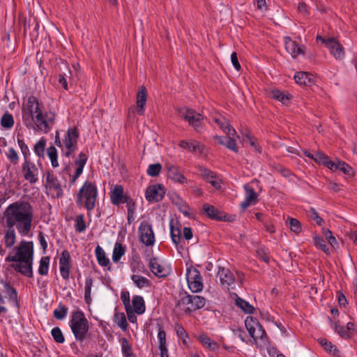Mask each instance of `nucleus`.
<instances>
[{
    "label": "nucleus",
    "instance_id": "nucleus-21",
    "mask_svg": "<svg viewBox=\"0 0 357 357\" xmlns=\"http://www.w3.org/2000/svg\"><path fill=\"white\" fill-rule=\"evenodd\" d=\"M284 45L286 50L291 55L293 58L297 57L300 54H304V47L299 46L296 42L294 41L289 37L284 38Z\"/></svg>",
    "mask_w": 357,
    "mask_h": 357
},
{
    "label": "nucleus",
    "instance_id": "nucleus-36",
    "mask_svg": "<svg viewBox=\"0 0 357 357\" xmlns=\"http://www.w3.org/2000/svg\"><path fill=\"white\" fill-rule=\"evenodd\" d=\"M125 254V248L120 243H116L112 253V260L118 262Z\"/></svg>",
    "mask_w": 357,
    "mask_h": 357
},
{
    "label": "nucleus",
    "instance_id": "nucleus-7",
    "mask_svg": "<svg viewBox=\"0 0 357 357\" xmlns=\"http://www.w3.org/2000/svg\"><path fill=\"white\" fill-rule=\"evenodd\" d=\"M245 325L250 335L254 339L257 344H258L259 342L263 345L267 343L265 330L257 319L248 317L245 320Z\"/></svg>",
    "mask_w": 357,
    "mask_h": 357
},
{
    "label": "nucleus",
    "instance_id": "nucleus-8",
    "mask_svg": "<svg viewBox=\"0 0 357 357\" xmlns=\"http://www.w3.org/2000/svg\"><path fill=\"white\" fill-rule=\"evenodd\" d=\"M180 116L186 120L189 125L197 132H200L203 128L204 116L196 111L189 108H181L178 110Z\"/></svg>",
    "mask_w": 357,
    "mask_h": 357
},
{
    "label": "nucleus",
    "instance_id": "nucleus-20",
    "mask_svg": "<svg viewBox=\"0 0 357 357\" xmlns=\"http://www.w3.org/2000/svg\"><path fill=\"white\" fill-rule=\"evenodd\" d=\"M218 275L220 278L221 285L227 289L234 284V278L232 273L225 268H219Z\"/></svg>",
    "mask_w": 357,
    "mask_h": 357
},
{
    "label": "nucleus",
    "instance_id": "nucleus-18",
    "mask_svg": "<svg viewBox=\"0 0 357 357\" xmlns=\"http://www.w3.org/2000/svg\"><path fill=\"white\" fill-rule=\"evenodd\" d=\"M326 47L336 59H341L344 56L343 47L340 43L333 38H328Z\"/></svg>",
    "mask_w": 357,
    "mask_h": 357
},
{
    "label": "nucleus",
    "instance_id": "nucleus-42",
    "mask_svg": "<svg viewBox=\"0 0 357 357\" xmlns=\"http://www.w3.org/2000/svg\"><path fill=\"white\" fill-rule=\"evenodd\" d=\"M114 322L123 331L128 328V323L124 313H116L114 317Z\"/></svg>",
    "mask_w": 357,
    "mask_h": 357
},
{
    "label": "nucleus",
    "instance_id": "nucleus-24",
    "mask_svg": "<svg viewBox=\"0 0 357 357\" xmlns=\"http://www.w3.org/2000/svg\"><path fill=\"white\" fill-rule=\"evenodd\" d=\"M87 157L84 153H80L78 155V158L75 160V165L77 166L75 172L72 176L71 183H74L75 181L79 178L83 172V169L86 165Z\"/></svg>",
    "mask_w": 357,
    "mask_h": 357
},
{
    "label": "nucleus",
    "instance_id": "nucleus-4",
    "mask_svg": "<svg viewBox=\"0 0 357 357\" xmlns=\"http://www.w3.org/2000/svg\"><path fill=\"white\" fill-rule=\"evenodd\" d=\"M98 188L95 183L85 181L77 194L76 203L91 211L96 206Z\"/></svg>",
    "mask_w": 357,
    "mask_h": 357
},
{
    "label": "nucleus",
    "instance_id": "nucleus-47",
    "mask_svg": "<svg viewBox=\"0 0 357 357\" xmlns=\"http://www.w3.org/2000/svg\"><path fill=\"white\" fill-rule=\"evenodd\" d=\"M319 344L324 348L326 351H328L333 355H336L338 353L337 347L332 344L331 342L328 341L326 339H321Z\"/></svg>",
    "mask_w": 357,
    "mask_h": 357
},
{
    "label": "nucleus",
    "instance_id": "nucleus-48",
    "mask_svg": "<svg viewBox=\"0 0 357 357\" xmlns=\"http://www.w3.org/2000/svg\"><path fill=\"white\" fill-rule=\"evenodd\" d=\"M121 351L124 357L129 356L133 354L132 349L128 340L125 337L122 338L121 340Z\"/></svg>",
    "mask_w": 357,
    "mask_h": 357
},
{
    "label": "nucleus",
    "instance_id": "nucleus-10",
    "mask_svg": "<svg viewBox=\"0 0 357 357\" xmlns=\"http://www.w3.org/2000/svg\"><path fill=\"white\" fill-rule=\"evenodd\" d=\"M206 303V300L204 297L197 295L186 294L183 296L178 304L188 305L185 311L191 312L202 308Z\"/></svg>",
    "mask_w": 357,
    "mask_h": 357
},
{
    "label": "nucleus",
    "instance_id": "nucleus-32",
    "mask_svg": "<svg viewBox=\"0 0 357 357\" xmlns=\"http://www.w3.org/2000/svg\"><path fill=\"white\" fill-rule=\"evenodd\" d=\"M95 255L98 264L101 266H107L109 264V259L106 257L104 250L100 245L96 246L95 249Z\"/></svg>",
    "mask_w": 357,
    "mask_h": 357
},
{
    "label": "nucleus",
    "instance_id": "nucleus-33",
    "mask_svg": "<svg viewBox=\"0 0 357 357\" xmlns=\"http://www.w3.org/2000/svg\"><path fill=\"white\" fill-rule=\"evenodd\" d=\"M203 208L206 213V215L211 219L214 220H221L222 215L220 214L219 211L217 208H215L213 206H211L208 204H205L203 206Z\"/></svg>",
    "mask_w": 357,
    "mask_h": 357
},
{
    "label": "nucleus",
    "instance_id": "nucleus-1",
    "mask_svg": "<svg viewBox=\"0 0 357 357\" xmlns=\"http://www.w3.org/2000/svg\"><path fill=\"white\" fill-rule=\"evenodd\" d=\"M7 227L3 236V243L7 248H11L16 243V233L23 236H27L32 226L34 210L27 201L19 200L7 206L4 212Z\"/></svg>",
    "mask_w": 357,
    "mask_h": 357
},
{
    "label": "nucleus",
    "instance_id": "nucleus-17",
    "mask_svg": "<svg viewBox=\"0 0 357 357\" xmlns=\"http://www.w3.org/2000/svg\"><path fill=\"white\" fill-rule=\"evenodd\" d=\"M166 169L167 170L168 178L174 181L183 184L187 182V178L183 176L181 170L178 166L172 164H167Z\"/></svg>",
    "mask_w": 357,
    "mask_h": 357
},
{
    "label": "nucleus",
    "instance_id": "nucleus-15",
    "mask_svg": "<svg viewBox=\"0 0 357 357\" xmlns=\"http://www.w3.org/2000/svg\"><path fill=\"white\" fill-rule=\"evenodd\" d=\"M70 268L71 264L70 252L67 250H64L61 252V255L59 259V270L63 279H69Z\"/></svg>",
    "mask_w": 357,
    "mask_h": 357
},
{
    "label": "nucleus",
    "instance_id": "nucleus-29",
    "mask_svg": "<svg viewBox=\"0 0 357 357\" xmlns=\"http://www.w3.org/2000/svg\"><path fill=\"white\" fill-rule=\"evenodd\" d=\"M131 280L135 285L139 289L146 288L151 286L150 280L146 277L139 274H133L131 276Z\"/></svg>",
    "mask_w": 357,
    "mask_h": 357
},
{
    "label": "nucleus",
    "instance_id": "nucleus-51",
    "mask_svg": "<svg viewBox=\"0 0 357 357\" xmlns=\"http://www.w3.org/2000/svg\"><path fill=\"white\" fill-rule=\"evenodd\" d=\"M288 220L289 228L293 232L296 234H299L301 232V224L297 219L293 218H288Z\"/></svg>",
    "mask_w": 357,
    "mask_h": 357
},
{
    "label": "nucleus",
    "instance_id": "nucleus-9",
    "mask_svg": "<svg viewBox=\"0 0 357 357\" xmlns=\"http://www.w3.org/2000/svg\"><path fill=\"white\" fill-rule=\"evenodd\" d=\"M186 279L188 287L191 291L197 293L202 291L204 287L202 276L197 268H188L186 272Z\"/></svg>",
    "mask_w": 357,
    "mask_h": 357
},
{
    "label": "nucleus",
    "instance_id": "nucleus-52",
    "mask_svg": "<svg viewBox=\"0 0 357 357\" xmlns=\"http://www.w3.org/2000/svg\"><path fill=\"white\" fill-rule=\"evenodd\" d=\"M51 334L54 341L57 343H63L65 341L64 336L61 330L59 327H54L52 329Z\"/></svg>",
    "mask_w": 357,
    "mask_h": 357
},
{
    "label": "nucleus",
    "instance_id": "nucleus-6",
    "mask_svg": "<svg viewBox=\"0 0 357 357\" xmlns=\"http://www.w3.org/2000/svg\"><path fill=\"white\" fill-rule=\"evenodd\" d=\"M78 137L79 132L75 128H69L62 140L60 139L59 133L56 131L55 144L61 148L62 154L69 158L77 150Z\"/></svg>",
    "mask_w": 357,
    "mask_h": 357
},
{
    "label": "nucleus",
    "instance_id": "nucleus-23",
    "mask_svg": "<svg viewBox=\"0 0 357 357\" xmlns=\"http://www.w3.org/2000/svg\"><path fill=\"white\" fill-rule=\"evenodd\" d=\"M180 147L193 153H202V144L195 140H181L178 143Z\"/></svg>",
    "mask_w": 357,
    "mask_h": 357
},
{
    "label": "nucleus",
    "instance_id": "nucleus-16",
    "mask_svg": "<svg viewBox=\"0 0 357 357\" xmlns=\"http://www.w3.org/2000/svg\"><path fill=\"white\" fill-rule=\"evenodd\" d=\"M165 190L161 185H153L146 188L145 197L149 202H158L163 198Z\"/></svg>",
    "mask_w": 357,
    "mask_h": 357
},
{
    "label": "nucleus",
    "instance_id": "nucleus-63",
    "mask_svg": "<svg viewBox=\"0 0 357 357\" xmlns=\"http://www.w3.org/2000/svg\"><path fill=\"white\" fill-rule=\"evenodd\" d=\"M158 338L159 340V347H166V333L161 326H159Z\"/></svg>",
    "mask_w": 357,
    "mask_h": 357
},
{
    "label": "nucleus",
    "instance_id": "nucleus-58",
    "mask_svg": "<svg viewBox=\"0 0 357 357\" xmlns=\"http://www.w3.org/2000/svg\"><path fill=\"white\" fill-rule=\"evenodd\" d=\"M328 157L321 151H317L313 154L312 159L319 164L325 165Z\"/></svg>",
    "mask_w": 357,
    "mask_h": 357
},
{
    "label": "nucleus",
    "instance_id": "nucleus-2",
    "mask_svg": "<svg viewBox=\"0 0 357 357\" xmlns=\"http://www.w3.org/2000/svg\"><path fill=\"white\" fill-rule=\"evenodd\" d=\"M56 114L51 111L43 112L38 100L29 96L22 108V122L30 130L48 133L55 123Z\"/></svg>",
    "mask_w": 357,
    "mask_h": 357
},
{
    "label": "nucleus",
    "instance_id": "nucleus-62",
    "mask_svg": "<svg viewBox=\"0 0 357 357\" xmlns=\"http://www.w3.org/2000/svg\"><path fill=\"white\" fill-rule=\"evenodd\" d=\"M245 140L248 141L250 146H252L257 153H261V146L257 144L255 139H254L250 135H245Z\"/></svg>",
    "mask_w": 357,
    "mask_h": 357
},
{
    "label": "nucleus",
    "instance_id": "nucleus-27",
    "mask_svg": "<svg viewBox=\"0 0 357 357\" xmlns=\"http://www.w3.org/2000/svg\"><path fill=\"white\" fill-rule=\"evenodd\" d=\"M72 73L70 68L67 66H64V70L59 74L58 82L63 86L65 90L68 89V80L71 81Z\"/></svg>",
    "mask_w": 357,
    "mask_h": 357
},
{
    "label": "nucleus",
    "instance_id": "nucleus-3",
    "mask_svg": "<svg viewBox=\"0 0 357 357\" xmlns=\"http://www.w3.org/2000/svg\"><path fill=\"white\" fill-rule=\"evenodd\" d=\"M6 262H12L10 267L17 273L32 278L33 262V244L32 241L22 240L14 247L5 258Z\"/></svg>",
    "mask_w": 357,
    "mask_h": 357
},
{
    "label": "nucleus",
    "instance_id": "nucleus-39",
    "mask_svg": "<svg viewBox=\"0 0 357 357\" xmlns=\"http://www.w3.org/2000/svg\"><path fill=\"white\" fill-rule=\"evenodd\" d=\"M92 286H93V279L91 278H87L85 280V287H84V300L87 304H90L92 301V299L91 297Z\"/></svg>",
    "mask_w": 357,
    "mask_h": 357
},
{
    "label": "nucleus",
    "instance_id": "nucleus-53",
    "mask_svg": "<svg viewBox=\"0 0 357 357\" xmlns=\"http://www.w3.org/2000/svg\"><path fill=\"white\" fill-rule=\"evenodd\" d=\"M68 314V308L62 305H60L58 308L54 310L53 314L57 319H63Z\"/></svg>",
    "mask_w": 357,
    "mask_h": 357
},
{
    "label": "nucleus",
    "instance_id": "nucleus-11",
    "mask_svg": "<svg viewBox=\"0 0 357 357\" xmlns=\"http://www.w3.org/2000/svg\"><path fill=\"white\" fill-rule=\"evenodd\" d=\"M45 188L51 193L53 198H61L63 195L62 186L56 176L47 172L46 174Z\"/></svg>",
    "mask_w": 357,
    "mask_h": 357
},
{
    "label": "nucleus",
    "instance_id": "nucleus-59",
    "mask_svg": "<svg viewBox=\"0 0 357 357\" xmlns=\"http://www.w3.org/2000/svg\"><path fill=\"white\" fill-rule=\"evenodd\" d=\"M308 216L314 220L318 225H321L324 220L321 218L319 217L318 213L314 208H310L307 211Z\"/></svg>",
    "mask_w": 357,
    "mask_h": 357
},
{
    "label": "nucleus",
    "instance_id": "nucleus-46",
    "mask_svg": "<svg viewBox=\"0 0 357 357\" xmlns=\"http://www.w3.org/2000/svg\"><path fill=\"white\" fill-rule=\"evenodd\" d=\"M50 257H43L40 260L38 273L41 275H46L48 273Z\"/></svg>",
    "mask_w": 357,
    "mask_h": 357
},
{
    "label": "nucleus",
    "instance_id": "nucleus-13",
    "mask_svg": "<svg viewBox=\"0 0 357 357\" xmlns=\"http://www.w3.org/2000/svg\"><path fill=\"white\" fill-rule=\"evenodd\" d=\"M22 172L26 181L35 184L38 181L39 171L36 165L30 160H24L22 165Z\"/></svg>",
    "mask_w": 357,
    "mask_h": 357
},
{
    "label": "nucleus",
    "instance_id": "nucleus-22",
    "mask_svg": "<svg viewBox=\"0 0 357 357\" xmlns=\"http://www.w3.org/2000/svg\"><path fill=\"white\" fill-rule=\"evenodd\" d=\"M127 195L124 194L123 188L120 185H116L110 194L112 203L114 205H119L123 203Z\"/></svg>",
    "mask_w": 357,
    "mask_h": 357
},
{
    "label": "nucleus",
    "instance_id": "nucleus-25",
    "mask_svg": "<svg viewBox=\"0 0 357 357\" xmlns=\"http://www.w3.org/2000/svg\"><path fill=\"white\" fill-rule=\"evenodd\" d=\"M147 93L145 86H142L137 96V112L140 115H143L144 112V105L146 102Z\"/></svg>",
    "mask_w": 357,
    "mask_h": 357
},
{
    "label": "nucleus",
    "instance_id": "nucleus-19",
    "mask_svg": "<svg viewBox=\"0 0 357 357\" xmlns=\"http://www.w3.org/2000/svg\"><path fill=\"white\" fill-rule=\"evenodd\" d=\"M245 192V198L241 204V207L243 210H245L248 206L256 203L257 199V194L255 189L248 184L243 186Z\"/></svg>",
    "mask_w": 357,
    "mask_h": 357
},
{
    "label": "nucleus",
    "instance_id": "nucleus-64",
    "mask_svg": "<svg viewBox=\"0 0 357 357\" xmlns=\"http://www.w3.org/2000/svg\"><path fill=\"white\" fill-rule=\"evenodd\" d=\"M257 256L259 259H262L266 263H268L270 258L268 255L267 250L265 248H259L257 250Z\"/></svg>",
    "mask_w": 357,
    "mask_h": 357
},
{
    "label": "nucleus",
    "instance_id": "nucleus-34",
    "mask_svg": "<svg viewBox=\"0 0 357 357\" xmlns=\"http://www.w3.org/2000/svg\"><path fill=\"white\" fill-rule=\"evenodd\" d=\"M235 303L236 306L241 308L245 313L252 314L255 310V308L252 305L239 297L236 299Z\"/></svg>",
    "mask_w": 357,
    "mask_h": 357
},
{
    "label": "nucleus",
    "instance_id": "nucleus-26",
    "mask_svg": "<svg viewBox=\"0 0 357 357\" xmlns=\"http://www.w3.org/2000/svg\"><path fill=\"white\" fill-rule=\"evenodd\" d=\"M227 135V141L225 142V146L233 151L235 153H238V149L236 143V139L234 136L236 135V132L234 128H230V130H227V132L225 133Z\"/></svg>",
    "mask_w": 357,
    "mask_h": 357
},
{
    "label": "nucleus",
    "instance_id": "nucleus-37",
    "mask_svg": "<svg viewBox=\"0 0 357 357\" xmlns=\"http://www.w3.org/2000/svg\"><path fill=\"white\" fill-rule=\"evenodd\" d=\"M199 340L204 346L211 350H215L218 349V344L205 334L201 335L199 337Z\"/></svg>",
    "mask_w": 357,
    "mask_h": 357
},
{
    "label": "nucleus",
    "instance_id": "nucleus-56",
    "mask_svg": "<svg viewBox=\"0 0 357 357\" xmlns=\"http://www.w3.org/2000/svg\"><path fill=\"white\" fill-rule=\"evenodd\" d=\"M18 145L21 149L22 153L24 155V160H30L28 158L30 155V151L28 146L25 144L24 140L18 139Z\"/></svg>",
    "mask_w": 357,
    "mask_h": 357
},
{
    "label": "nucleus",
    "instance_id": "nucleus-54",
    "mask_svg": "<svg viewBox=\"0 0 357 357\" xmlns=\"http://www.w3.org/2000/svg\"><path fill=\"white\" fill-rule=\"evenodd\" d=\"M162 169V166L160 164H151L149 166L147 169V174L151 176H157Z\"/></svg>",
    "mask_w": 357,
    "mask_h": 357
},
{
    "label": "nucleus",
    "instance_id": "nucleus-30",
    "mask_svg": "<svg viewBox=\"0 0 357 357\" xmlns=\"http://www.w3.org/2000/svg\"><path fill=\"white\" fill-rule=\"evenodd\" d=\"M133 310L138 314H143L145 311L144 298L140 296H134L132 299Z\"/></svg>",
    "mask_w": 357,
    "mask_h": 357
},
{
    "label": "nucleus",
    "instance_id": "nucleus-45",
    "mask_svg": "<svg viewBox=\"0 0 357 357\" xmlns=\"http://www.w3.org/2000/svg\"><path fill=\"white\" fill-rule=\"evenodd\" d=\"M3 287L8 294L10 300L17 304V294L16 289L8 282H3Z\"/></svg>",
    "mask_w": 357,
    "mask_h": 357
},
{
    "label": "nucleus",
    "instance_id": "nucleus-61",
    "mask_svg": "<svg viewBox=\"0 0 357 357\" xmlns=\"http://www.w3.org/2000/svg\"><path fill=\"white\" fill-rule=\"evenodd\" d=\"M206 181L210 183L215 189H220L221 188L222 180L219 178L215 173L211 175V178L206 180Z\"/></svg>",
    "mask_w": 357,
    "mask_h": 357
},
{
    "label": "nucleus",
    "instance_id": "nucleus-57",
    "mask_svg": "<svg viewBox=\"0 0 357 357\" xmlns=\"http://www.w3.org/2000/svg\"><path fill=\"white\" fill-rule=\"evenodd\" d=\"M123 203L126 204L128 214L129 215V216H133L135 209V202L129 196H126V199L123 201Z\"/></svg>",
    "mask_w": 357,
    "mask_h": 357
},
{
    "label": "nucleus",
    "instance_id": "nucleus-49",
    "mask_svg": "<svg viewBox=\"0 0 357 357\" xmlns=\"http://www.w3.org/2000/svg\"><path fill=\"white\" fill-rule=\"evenodd\" d=\"M6 155L8 160L14 165L18 164L19 162V155L17 151L13 148L10 147L6 152Z\"/></svg>",
    "mask_w": 357,
    "mask_h": 357
},
{
    "label": "nucleus",
    "instance_id": "nucleus-40",
    "mask_svg": "<svg viewBox=\"0 0 357 357\" xmlns=\"http://www.w3.org/2000/svg\"><path fill=\"white\" fill-rule=\"evenodd\" d=\"M46 146V139L42 137L34 146L33 151L39 157L43 158Z\"/></svg>",
    "mask_w": 357,
    "mask_h": 357
},
{
    "label": "nucleus",
    "instance_id": "nucleus-50",
    "mask_svg": "<svg viewBox=\"0 0 357 357\" xmlns=\"http://www.w3.org/2000/svg\"><path fill=\"white\" fill-rule=\"evenodd\" d=\"M314 245L317 248L321 249L325 253H329V248L325 243V241L320 236H314L313 238Z\"/></svg>",
    "mask_w": 357,
    "mask_h": 357
},
{
    "label": "nucleus",
    "instance_id": "nucleus-28",
    "mask_svg": "<svg viewBox=\"0 0 357 357\" xmlns=\"http://www.w3.org/2000/svg\"><path fill=\"white\" fill-rule=\"evenodd\" d=\"M295 82L300 85H310L313 82L312 76L306 72H298L294 75Z\"/></svg>",
    "mask_w": 357,
    "mask_h": 357
},
{
    "label": "nucleus",
    "instance_id": "nucleus-41",
    "mask_svg": "<svg viewBox=\"0 0 357 357\" xmlns=\"http://www.w3.org/2000/svg\"><path fill=\"white\" fill-rule=\"evenodd\" d=\"M1 125L4 128H11L14 125V119L13 115L8 112H6L1 119Z\"/></svg>",
    "mask_w": 357,
    "mask_h": 357
},
{
    "label": "nucleus",
    "instance_id": "nucleus-35",
    "mask_svg": "<svg viewBox=\"0 0 357 357\" xmlns=\"http://www.w3.org/2000/svg\"><path fill=\"white\" fill-rule=\"evenodd\" d=\"M170 234L173 243L178 245L181 241V230L178 227H176L172 222L170 223Z\"/></svg>",
    "mask_w": 357,
    "mask_h": 357
},
{
    "label": "nucleus",
    "instance_id": "nucleus-14",
    "mask_svg": "<svg viewBox=\"0 0 357 357\" xmlns=\"http://www.w3.org/2000/svg\"><path fill=\"white\" fill-rule=\"evenodd\" d=\"M149 267L153 274L158 278H165L171 273L170 266L161 264L155 258L150 259Z\"/></svg>",
    "mask_w": 357,
    "mask_h": 357
},
{
    "label": "nucleus",
    "instance_id": "nucleus-55",
    "mask_svg": "<svg viewBox=\"0 0 357 357\" xmlns=\"http://www.w3.org/2000/svg\"><path fill=\"white\" fill-rule=\"evenodd\" d=\"M323 234L325 237V238L328 241V242L330 243V245L332 247H335V245H337V242L335 238V236L333 235L332 232L328 229L323 228Z\"/></svg>",
    "mask_w": 357,
    "mask_h": 357
},
{
    "label": "nucleus",
    "instance_id": "nucleus-5",
    "mask_svg": "<svg viewBox=\"0 0 357 357\" xmlns=\"http://www.w3.org/2000/svg\"><path fill=\"white\" fill-rule=\"evenodd\" d=\"M69 326L77 342H83L86 338L89 321L81 310H75L71 313Z\"/></svg>",
    "mask_w": 357,
    "mask_h": 357
},
{
    "label": "nucleus",
    "instance_id": "nucleus-12",
    "mask_svg": "<svg viewBox=\"0 0 357 357\" xmlns=\"http://www.w3.org/2000/svg\"><path fill=\"white\" fill-rule=\"evenodd\" d=\"M139 240L146 246L153 245L155 243V235L151 225L142 221L139 227Z\"/></svg>",
    "mask_w": 357,
    "mask_h": 357
},
{
    "label": "nucleus",
    "instance_id": "nucleus-44",
    "mask_svg": "<svg viewBox=\"0 0 357 357\" xmlns=\"http://www.w3.org/2000/svg\"><path fill=\"white\" fill-rule=\"evenodd\" d=\"M47 154L51 161L52 167H57L59 166V162L57 160L58 155L56 149L53 146L48 147Z\"/></svg>",
    "mask_w": 357,
    "mask_h": 357
},
{
    "label": "nucleus",
    "instance_id": "nucleus-43",
    "mask_svg": "<svg viewBox=\"0 0 357 357\" xmlns=\"http://www.w3.org/2000/svg\"><path fill=\"white\" fill-rule=\"evenodd\" d=\"M75 229L79 233H82L86 230V226L84 221V216L83 214H79L76 216L75 220Z\"/></svg>",
    "mask_w": 357,
    "mask_h": 357
},
{
    "label": "nucleus",
    "instance_id": "nucleus-38",
    "mask_svg": "<svg viewBox=\"0 0 357 357\" xmlns=\"http://www.w3.org/2000/svg\"><path fill=\"white\" fill-rule=\"evenodd\" d=\"M213 121L225 133L227 132V130H230V128H233L227 119L221 116L213 117Z\"/></svg>",
    "mask_w": 357,
    "mask_h": 357
},
{
    "label": "nucleus",
    "instance_id": "nucleus-31",
    "mask_svg": "<svg viewBox=\"0 0 357 357\" xmlns=\"http://www.w3.org/2000/svg\"><path fill=\"white\" fill-rule=\"evenodd\" d=\"M271 96L273 98L281 102L282 104H287L292 98V96L289 93H284V91L278 89L272 90Z\"/></svg>",
    "mask_w": 357,
    "mask_h": 357
},
{
    "label": "nucleus",
    "instance_id": "nucleus-60",
    "mask_svg": "<svg viewBox=\"0 0 357 357\" xmlns=\"http://www.w3.org/2000/svg\"><path fill=\"white\" fill-rule=\"evenodd\" d=\"M338 169L344 174L351 175L352 174V168L344 161L338 160Z\"/></svg>",
    "mask_w": 357,
    "mask_h": 357
}]
</instances>
